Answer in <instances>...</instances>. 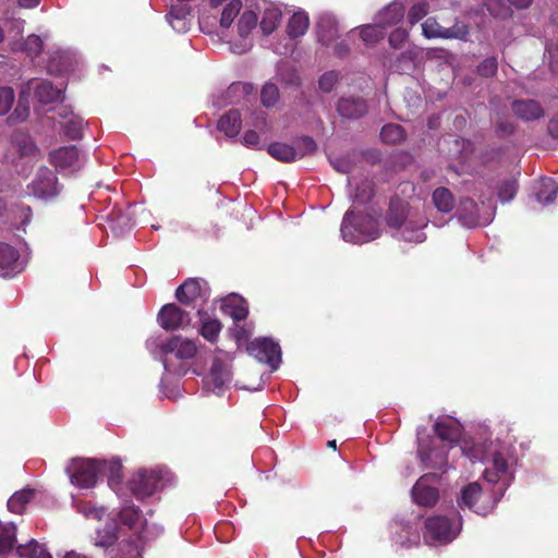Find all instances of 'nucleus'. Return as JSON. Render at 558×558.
I'll use <instances>...</instances> for the list:
<instances>
[{"label":"nucleus","mask_w":558,"mask_h":558,"mask_svg":"<svg viewBox=\"0 0 558 558\" xmlns=\"http://www.w3.org/2000/svg\"><path fill=\"white\" fill-rule=\"evenodd\" d=\"M341 234L344 241L357 244L377 239L380 230L378 221L371 215L348 210L341 223Z\"/></svg>","instance_id":"f257e3e1"},{"label":"nucleus","mask_w":558,"mask_h":558,"mask_svg":"<svg viewBox=\"0 0 558 558\" xmlns=\"http://www.w3.org/2000/svg\"><path fill=\"white\" fill-rule=\"evenodd\" d=\"M450 519L446 515H435L426 519L424 539L428 544H448L459 534L462 525L460 515Z\"/></svg>","instance_id":"f03ea898"},{"label":"nucleus","mask_w":558,"mask_h":558,"mask_svg":"<svg viewBox=\"0 0 558 558\" xmlns=\"http://www.w3.org/2000/svg\"><path fill=\"white\" fill-rule=\"evenodd\" d=\"M163 366L169 373H179L174 360L184 361L194 357L197 353V345L193 340L181 336H173L160 345Z\"/></svg>","instance_id":"7ed1b4c3"},{"label":"nucleus","mask_w":558,"mask_h":558,"mask_svg":"<svg viewBox=\"0 0 558 558\" xmlns=\"http://www.w3.org/2000/svg\"><path fill=\"white\" fill-rule=\"evenodd\" d=\"M65 472L73 485L80 488H90L97 483L101 472V461L93 459H72L65 468Z\"/></svg>","instance_id":"20e7f679"},{"label":"nucleus","mask_w":558,"mask_h":558,"mask_svg":"<svg viewBox=\"0 0 558 558\" xmlns=\"http://www.w3.org/2000/svg\"><path fill=\"white\" fill-rule=\"evenodd\" d=\"M449 447L435 438L418 441L417 457L425 469L437 470L442 473L448 466Z\"/></svg>","instance_id":"39448f33"},{"label":"nucleus","mask_w":558,"mask_h":558,"mask_svg":"<svg viewBox=\"0 0 558 558\" xmlns=\"http://www.w3.org/2000/svg\"><path fill=\"white\" fill-rule=\"evenodd\" d=\"M501 497L484 496L478 483L473 482L462 488L458 505L461 509L469 508L473 512L486 515L493 510Z\"/></svg>","instance_id":"423d86ee"},{"label":"nucleus","mask_w":558,"mask_h":558,"mask_svg":"<svg viewBox=\"0 0 558 558\" xmlns=\"http://www.w3.org/2000/svg\"><path fill=\"white\" fill-rule=\"evenodd\" d=\"M209 298L207 287H203L197 278H189L175 290V299L186 307L196 310L197 315L203 314L202 306Z\"/></svg>","instance_id":"0eeeda50"},{"label":"nucleus","mask_w":558,"mask_h":558,"mask_svg":"<svg viewBox=\"0 0 558 558\" xmlns=\"http://www.w3.org/2000/svg\"><path fill=\"white\" fill-rule=\"evenodd\" d=\"M246 350L257 361L266 363L276 369L281 362L280 345L270 338H256L251 341Z\"/></svg>","instance_id":"6e6552de"},{"label":"nucleus","mask_w":558,"mask_h":558,"mask_svg":"<svg viewBox=\"0 0 558 558\" xmlns=\"http://www.w3.org/2000/svg\"><path fill=\"white\" fill-rule=\"evenodd\" d=\"M160 481L158 472L140 470L130 480L129 487L137 499H144L158 490Z\"/></svg>","instance_id":"1a4fd4ad"},{"label":"nucleus","mask_w":558,"mask_h":558,"mask_svg":"<svg viewBox=\"0 0 558 558\" xmlns=\"http://www.w3.org/2000/svg\"><path fill=\"white\" fill-rule=\"evenodd\" d=\"M430 480L438 481L439 476L435 473L424 474L412 487V498L416 505L432 508L437 504L439 492L428 484Z\"/></svg>","instance_id":"9d476101"},{"label":"nucleus","mask_w":558,"mask_h":558,"mask_svg":"<svg viewBox=\"0 0 558 558\" xmlns=\"http://www.w3.org/2000/svg\"><path fill=\"white\" fill-rule=\"evenodd\" d=\"M39 149L34 140L26 133L15 132L11 137L10 147L7 153V158L12 162L17 159L36 158Z\"/></svg>","instance_id":"9b49d317"},{"label":"nucleus","mask_w":558,"mask_h":558,"mask_svg":"<svg viewBox=\"0 0 558 558\" xmlns=\"http://www.w3.org/2000/svg\"><path fill=\"white\" fill-rule=\"evenodd\" d=\"M33 194L38 198H51L58 195V178L52 170L41 167L36 173V178L31 183Z\"/></svg>","instance_id":"f8f14e48"},{"label":"nucleus","mask_w":558,"mask_h":558,"mask_svg":"<svg viewBox=\"0 0 558 558\" xmlns=\"http://www.w3.org/2000/svg\"><path fill=\"white\" fill-rule=\"evenodd\" d=\"M158 323L166 330H175L191 323L190 313L174 303L166 304L158 313Z\"/></svg>","instance_id":"ddd939ff"},{"label":"nucleus","mask_w":558,"mask_h":558,"mask_svg":"<svg viewBox=\"0 0 558 558\" xmlns=\"http://www.w3.org/2000/svg\"><path fill=\"white\" fill-rule=\"evenodd\" d=\"M484 477L489 483L501 482L498 495L501 497L509 485L508 461L501 452H495L492 458V466L486 468Z\"/></svg>","instance_id":"4468645a"},{"label":"nucleus","mask_w":558,"mask_h":558,"mask_svg":"<svg viewBox=\"0 0 558 558\" xmlns=\"http://www.w3.org/2000/svg\"><path fill=\"white\" fill-rule=\"evenodd\" d=\"M513 114L525 122L535 121L545 116L542 105L535 99H515L511 102Z\"/></svg>","instance_id":"2eb2a0df"},{"label":"nucleus","mask_w":558,"mask_h":558,"mask_svg":"<svg viewBox=\"0 0 558 558\" xmlns=\"http://www.w3.org/2000/svg\"><path fill=\"white\" fill-rule=\"evenodd\" d=\"M78 149L75 145L63 146L52 150L49 154V162L57 170H74L78 162Z\"/></svg>","instance_id":"dca6fc26"},{"label":"nucleus","mask_w":558,"mask_h":558,"mask_svg":"<svg viewBox=\"0 0 558 558\" xmlns=\"http://www.w3.org/2000/svg\"><path fill=\"white\" fill-rule=\"evenodd\" d=\"M422 32L426 38H461L468 34V28L464 25L457 29L454 27H442L434 17H428L422 24Z\"/></svg>","instance_id":"f3484780"},{"label":"nucleus","mask_w":558,"mask_h":558,"mask_svg":"<svg viewBox=\"0 0 558 558\" xmlns=\"http://www.w3.org/2000/svg\"><path fill=\"white\" fill-rule=\"evenodd\" d=\"M339 114L347 119H360L368 111V105L362 97H342L337 105Z\"/></svg>","instance_id":"a211bd4d"},{"label":"nucleus","mask_w":558,"mask_h":558,"mask_svg":"<svg viewBox=\"0 0 558 558\" xmlns=\"http://www.w3.org/2000/svg\"><path fill=\"white\" fill-rule=\"evenodd\" d=\"M19 252L11 245L0 242V276L8 277L20 271Z\"/></svg>","instance_id":"6ab92c4d"},{"label":"nucleus","mask_w":558,"mask_h":558,"mask_svg":"<svg viewBox=\"0 0 558 558\" xmlns=\"http://www.w3.org/2000/svg\"><path fill=\"white\" fill-rule=\"evenodd\" d=\"M33 81H28L20 92L17 105L12 114L8 117L9 124L24 122L29 116V95Z\"/></svg>","instance_id":"aec40b11"},{"label":"nucleus","mask_w":558,"mask_h":558,"mask_svg":"<svg viewBox=\"0 0 558 558\" xmlns=\"http://www.w3.org/2000/svg\"><path fill=\"white\" fill-rule=\"evenodd\" d=\"M32 89H34L35 97L40 104L48 105L60 99L61 89L54 87L49 81L32 80Z\"/></svg>","instance_id":"412c9836"},{"label":"nucleus","mask_w":558,"mask_h":558,"mask_svg":"<svg viewBox=\"0 0 558 558\" xmlns=\"http://www.w3.org/2000/svg\"><path fill=\"white\" fill-rule=\"evenodd\" d=\"M438 441L457 442L461 436V429L457 422L450 418L438 420L434 425Z\"/></svg>","instance_id":"4be33fe9"},{"label":"nucleus","mask_w":558,"mask_h":558,"mask_svg":"<svg viewBox=\"0 0 558 558\" xmlns=\"http://www.w3.org/2000/svg\"><path fill=\"white\" fill-rule=\"evenodd\" d=\"M222 311L230 315L234 322L244 320L248 315L246 301L236 295H230L223 301Z\"/></svg>","instance_id":"5701e85b"},{"label":"nucleus","mask_w":558,"mask_h":558,"mask_svg":"<svg viewBox=\"0 0 558 558\" xmlns=\"http://www.w3.org/2000/svg\"><path fill=\"white\" fill-rule=\"evenodd\" d=\"M241 124L242 120L240 111L236 109H231L219 119L217 128L227 136L235 137L240 133Z\"/></svg>","instance_id":"b1692460"},{"label":"nucleus","mask_w":558,"mask_h":558,"mask_svg":"<svg viewBox=\"0 0 558 558\" xmlns=\"http://www.w3.org/2000/svg\"><path fill=\"white\" fill-rule=\"evenodd\" d=\"M558 193V183L551 178H543L535 187V197L543 205L551 204Z\"/></svg>","instance_id":"393cba45"},{"label":"nucleus","mask_w":558,"mask_h":558,"mask_svg":"<svg viewBox=\"0 0 558 558\" xmlns=\"http://www.w3.org/2000/svg\"><path fill=\"white\" fill-rule=\"evenodd\" d=\"M190 9L186 5L172 7L167 14L171 27L178 33H184L190 29Z\"/></svg>","instance_id":"a878e982"},{"label":"nucleus","mask_w":558,"mask_h":558,"mask_svg":"<svg viewBox=\"0 0 558 558\" xmlns=\"http://www.w3.org/2000/svg\"><path fill=\"white\" fill-rule=\"evenodd\" d=\"M10 554L14 555L16 558H52L47 548L35 539L17 546L15 551H11Z\"/></svg>","instance_id":"bb28decb"},{"label":"nucleus","mask_w":558,"mask_h":558,"mask_svg":"<svg viewBox=\"0 0 558 558\" xmlns=\"http://www.w3.org/2000/svg\"><path fill=\"white\" fill-rule=\"evenodd\" d=\"M120 522L130 530H136L146 523L143 519L142 510L135 505H125L119 512Z\"/></svg>","instance_id":"cd10ccee"},{"label":"nucleus","mask_w":558,"mask_h":558,"mask_svg":"<svg viewBox=\"0 0 558 558\" xmlns=\"http://www.w3.org/2000/svg\"><path fill=\"white\" fill-rule=\"evenodd\" d=\"M459 217L469 227L478 225L477 204L470 197L461 198L459 203Z\"/></svg>","instance_id":"c85d7f7f"},{"label":"nucleus","mask_w":558,"mask_h":558,"mask_svg":"<svg viewBox=\"0 0 558 558\" xmlns=\"http://www.w3.org/2000/svg\"><path fill=\"white\" fill-rule=\"evenodd\" d=\"M267 151L272 158L281 162H292L298 160V149L286 143H271L268 146Z\"/></svg>","instance_id":"c756f323"},{"label":"nucleus","mask_w":558,"mask_h":558,"mask_svg":"<svg viewBox=\"0 0 558 558\" xmlns=\"http://www.w3.org/2000/svg\"><path fill=\"white\" fill-rule=\"evenodd\" d=\"M310 26V19L305 12H295L290 17L287 25V34L290 38L303 36Z\"/></svg>","instance_id":"7c9ffc66"},{"label":"nucleus","mask_w":558,"mask_h":558,"mask_svg":"<svg viewBox=\"0 0 558 558\" xmlns=\"http://www.w3.org/2000/svg\"><path fill=\"white\" fill-rule=\"evenodd\" d=\"M231 379V374L228 366L220 360L216 359L213 362L209 380L215 389L221 390L223 386Z\"/></svg>","instance_id":"2f4dec72"},{"label":"nucleus","mask_w":558,"mask_h":558,"mask_svg":"<svg viewBox=\"0 0 558 558\" xmlns=\"http://www.w3.org/2000/svg\"><path fill=\"white\" fill-rule=\"evenodd\" d=\"M435 207L445 214L450 213L456 206V199L449 189L437 187L432 195Z\"/></svg>","instance_id":"473e14b6"},{"label":"nucleus","mask_w":558,"mask_h":558,"mask_svg":"<svg viewBox=\"0 0 558 558\" xmlns=\"http://www.w3.org/2000/svg\"><path fill=\"white\" fill-rule=\"evenodd\" d=\"M404 13L405 8L403 3L393 1L380 13V23L385 26L396 25L403 20Z\"/></svg>","instance_id":"72a5a7b5"},{"label":"nucleus","mask_w":558,"mask_h":558,"mask_svg":"<svg viewBox=\"0 0 558 558\" xmlns=\"http://www.w3.org/2000/svg\"><path fill=\"white\" fill-rule=\"evenodd\" d=\"M198 316L201 320L199 333L209 342H216L222 328L221 323L216 318L206 317L207 314L204 311Z\"/></svg>","instance_id":"f704fd0d"},{"label":"nucleus","mask_w":558,"mask_h":558,"mask_svg":"<svg viewBox=\"0 0 558 558\" xmlns=\"http://www.w3.org/2000/svg\"><path fill=\"white\" fill-rule=\"evenodd\" d=\"M282 13L276 7H267L262 15L260 28L265 35L271 34L278 26L281 20Z\"/></svg>","instance_id":"c9c22d12"},{"label":"nucleus","mask_w":558,"mask_h":558,"mask_svg":"<svg viewBox=\"0 0 558 558\" xmlns=\"http://www.w3.org/2000/svg\"><path fill=\"white\" fill-rule=\"evenodd\" d=\"M408 217L407 207L401 202H391L387 213V223L389 227L400 229Z\"/></svg>","instance_id":"e433bc0d"},{"label":"nucleus","mask_w":558,"mask_h":558,"mask_svg":"<svg viewBox=\"0 0 558 558\" xmlns=\"http://www.w3.org/2000/svg\"><path fill=\"white\" fill-rule=\"evenodd\" d=\"M34 496L35 490L31 488H25L14 493L8 500L9 510L14 513H22Z\"/></svg>","instance_id":"4c0bfd02"},{"label":"nucleus","mask_w":558,"mask_h":558,"mask_svg":"<svg viewBox=\"0 0 558 558\" xmlns=\"http://www.w3.org/2000/svg\"><path fill=\"white\" fill-rule=\"evenodd\" d=\"M380 138L386 144H400L405 140V131L400 124L389 123L381 128Z\"/></svg>","instance_id":"58836bf2"},{"label":"nucleus","mask_w":558,"mask_h":558,"mask_svg":"<svg viewBox=\"0 0 558 558\" xmlns=\"http://www.w3.org/2000/svg\"><path fill=\"white\" fill-rule=\"evenodd\" d=\"M16 542V527L13 523L0 522V550H13Z\"/></svg>","instance_id":"ea45409f"},{"label":"nucleus","mask_w":558,"mask_h":558,"mask_svg":"<svg viewBox=\"0 0 558 558\" xmlns=\"http://www.w3.org/2000/svg\"><path fill=\"white\" fill-rule=\"evenodd\" d=\"M242 9L241 0H231L222 10L220 26L229 28Z\"/></svg>","instance_id":"a19ab883"},{"label":"nucleus","mask_w":558,"mask_h":558,"mask_svg":"<svg viewBox=\"0 0 558 558\" xmlns=\"http://www.w3.org/2000/svg\"><path fill=\"white\" fill-rule=\"evenodd\" d=\"M258 17L253 11H244L238 22V32L241 37H246L256 27Z\"/></svg>","instance_id":"79ce46f5"},{"label":"nucleus","mask_w":558,"mask_h":558,"mask_svg":"<svg viewBox=\"0 0 558 558\" xmlns=\"http://www.w3.org/2000/svg\"><path fill=\"white\" fill-rule=\"evenodd\" d=\"M118 537L117 525L109 524L102 531H98L95 545L99 547H110L117 542Z\"/></svg>","instance_id":"37998d69"},{"label":"nucleus","mask_w":558,"mask_h":558,"mask_svg":"<svg viewBox=\"0 0 558 558\" xmlns=\"http://www.w3.org/2000/svg\"><path fill=\"white\" fill-rule=\"evenodd\" d=\"M101 471L108 472V484L111 488H117L122 481V464L120 462H101Z\"/></svg>","instance_id":"c03bdc74"},{"label":"nucleus","mask_w":558,"mask_h":558,"mask_svg":"<svg viewBox=\"0 0 558 558\" xmlns=\"http://www.w3.org/2000/svg\"><path fill=\"white\" fill-rule=\"evenodd\" d=\"M374 196V183L371 180H363L355 186L353 198L360 204H367Z\"/></svg>","instance_id":"a18cd8bd"},{"label":"nucleus","mask_w":558,"mask_h":558,"mask_svg":"<svg viewBox=\"0 0 558 558\" xmlns=\"http://www.w3.org/2000/svg\"><path fill=\"white\" fill-rule=\"evenodd\" d=\"M487 11L495 17L506 19L512 15V9L507 0H487Z\"/></svg>","instance_id":"49530a36"},{"label":"nucleus","mask_w":558,"mask_h":558,"mask_svg":"<svg viewBox=\"0 0 558 558\" xmlns=\"http://www.w3.org/2000/svg\"><path fill=\"white\" fill-rule=\"evenodd\" d=\"M497 190L501 202L511 201L518 192V182L514 179L505 180L500 182Z\"/></svg>","instance_id":"de8ad7c7"},{"label":"nucleus","mask_w":558,"mask_h":558,"mask_svg":"<svg viewBox=\"0 0 558 558\" xmlns=\"http://www.w3.org/2000/svg\"><path fill=\"white\" fill-rule=\"evenodd\" d=\"M279 99V89L272 83H266L260 92V100L265 107H272Z\"/></svg>","instance_id":"09e8293b"},{"label":"nucleus","mask_w":558,"mask_h":558,"mask_svg":"<svg viewBox=\"0 0 558 558\" xmlns=\"http://www.w3.org/2000/svg\"><path fill=\"white\" fill-rule=\"evenodd\" d=\"M293 147L298 149V159H301L306 155L314 154L317 149V144L312 137L302 136Z\"/></svg>","instance_id":"8fccbe9b"},{"label":"nucleus","mask_w":558,"mask_h":558,"mask_svg":"<svg viewBox=\"0 0 558 558\" xmlns=\"http://www.w3.org/2000/svg\"><path fill=\"white\" fill-rule=\"evenodd\" d=\"M64 134L71 140H78L83 134V120L81 118H71L64 124Z\"/></svg>","instance_id":"3c124183"},{"label":"nucleus","mask_w":558,"mask_h":558,"mask_svg":"<svg viewBox=\"0 0 558 558\" xmlns=\"http://www.w3.org/2000/svg\"><path fill=\"white\" fill-rule=\"evenodd\" d=\"M15 94L11 87H0V116L7 114L13 106Z\"/></svg>","instance_id":"603ef678"},{"label":"nucleus","mask_w":558,"mask_h":558,"mask_svg":"<svg viewBox=\"0 0 558 558\" xmlns=\"http://www.w3.org/2000/svg\"><path fill=\"white\" fill-rule=\"evenodd\" d=\"M498 69V62L495 57H488L484 59L478 65H477V74L483 77H493L497 73Z\"/></svg>","instance_id":"864d4df0"},{"label":"nucleus","mask_w":558,"mask_h":558,"mask_svg":"<svg viewBox=\"0 0 558 558\" xmlns=\"http://www.w3.org/2000/svg\"><path fill=\"white\" fill-rule=\"evenodd\" d=\"M429 5L426 2H418L411 7L408 13V21L410 24L414 25L420 22L423 17H425L428 13Z\"/></svg>","instance_id":"5fc2aeb1"},{"label":"nucleus","mask_w":558,"mask_h":558,"mask_svg":"<svg viewBox=\"0 0 558 558\" xmlns=\"http://www.w3.org/2000/svg\"><path fill=\"white\" fill-rule=\"evenodd\" d=\"M23 50L31 57H37L43 50V40L38 35H29L23 45Z\"/></svg>","instance_id":"6e6d98bb"},{"label":"nucleus","mask_w":558,"mask_h":558,"mask_svg":"<svg viewBox=\"0 0 558 558\" xmlns=\"http://www.w3.org/2000/svg\"><path fill=\"white\" fill-rule=\"evenodd\" d=\"M120 550L131 558H137L141 556V548L138 545V537L122 541L119 544Z\"/></svg>","instance_id":"4d7b16f0"},{"label":"nucleus","mask_w":558,"mask_h":558,"mask_svg":"<svg viewBox=\"0 0 558 558\" xmlns=\"http://www.w3.org/2000/svg\"><path fill=\"white\" fill-rule=\"evenodd\" d=\"M408 37H409L408 31L399 27V28L393 29L390 33V35L388 37V41L392 48L398 49V48L402 47V45L405 43Z\"/></svg>","instance_id":"13d9d810"},{"label":"nucleus","mask_w":558,"mask_h":558,"mask_svg":"<svg viewBox=\"0 0 558 558\" xmlns=\"http://www.w3.org/2000/svg\"><path fill=\"white\" fill-rule=\"evenodd\" d=\"M337 81H338V74L335 71H329V72L324 73L320 76V78L318 81V85L323 92L329 93L333 89Z\"/></svg>","instance_id":"bf43d9fd"},{"label":"nucleus","mask_w":558,"mask_h":558,"mask_svg":"<svg viewBox=\"0 0 558 558\" xmlns=\"http://www.w3.org/2000/svg\"><path fill=\"white\" fill-rule=\"evenodd\" d=\"M360 37L367 44H375L380 40V32L372 25L364 26L360 32Z\"/></svg>","instance_id":"052dcab7"},{"label":"nucleus","mask_w":558,"mask_h":558,"mask_svg":"<svg viewBox=\"0 0 558 558\" xmlns=\"http://www.w3.org/2000/svg\"><path fill=\"white\" fill-rule=\"evenodd\" d=\"M337 35V29L332 25H326L324 22L319 23L318 39L324 45H329Z\"/></svg>","instance_id":"680f3d73"},{"label":"nucleus","mask_w":558,"mask_h":558,"mask_svg":"<svg viewBox=\"0 0 558 558\" xmlns=\"http://www.w3.org/2000/svg\"><path fill=\"white\" fill-rule=\"evenodd\" d=\"M242 143L248 148H262L259 134L254 130H248L244 133Z\"/></svg>","instance_id":"e2e57ef3"},{"label":"nucleus","mask_w":558,"mask_h":558,"mask_svg":"<svg viewBox=\"0 0 558 558\" xmlns=\"http://www.w3.org/2000/svg\"><path fill=\"white\" fill-rule=\"evenodd\" d=\"M415 58H416V52L414 50H405V51L401 52L398 56L397 61L400 64H403L404 66L397 65V69H402V70L409 69L414 63Z\"/></svg>","instance_id":"0e129e2a"},{"label":"nucleus","mask_w":558,"mask_h":558,"mask_svg":"<svg viewBox=\"0 0 558 558\" xmlns=\"http://www.w3.org/2000/svg\"><path fill=\"white\" fill-rule=\"evenodd\" d=\"M547 133L554 140H558V114L554 116L547 124Z\"/></svg>","instance_id":"69168bd1"},{"label":"nucleus","mask_w":558,"mask_h":558,"mask_svg":"<svg viewBox=\"0 0 558 558\" xmlns=\"http://www.w3.org/2000/svg\"><path fill=\"white\" fill-rule=\"evenodd\" d=\"M497 130L502 135H510L514 132V125L511 122L508 121H499L497 123Z\"/></svg>","instance_id":"338daca9"},{"label":"nucleus","mask_w":558,"mask_h":558,"mask_svg":"<svg viewBox=\"0 0 558 558\" xmlns=\"http://www.w3.org/2000/svg\"><path fill=\"white\" fill-rule=\"evenodd\" d=\"M510 8L513 7L515 9L522 10L529 8L533 0H507Z\"/></svg>","instance_id":"774afa93"}]
</instances>
